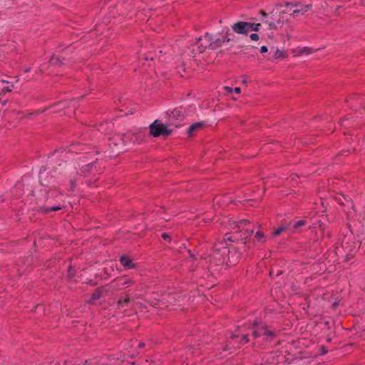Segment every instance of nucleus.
Masks as SVG:
<instances>
[{
  "label": "nucleus",
  "instance_id": "obj_1",
  "mask_svg": "<svg viewBox=\"0 0 365 365\" xmlns=\"http://www.w3.org/2000/svg\"><path fill=\"white\" fill-rule=\"evenodd\" d=\"M229 252L228 244L226 240L219 241L215 243L212 252L209 255L210 272H219L218 267L225 264L227 253Z\"/></svg>",
  "mask_w": 365,
  "mask_h": 365
},
{
  "label": "nucleus",
  "instance_id": "obj_2",
  "mask_svg": "<svg viewBox=\"0 0 365 365\" xmlns=\"http://www.w3.org/2000/svg\"><path fill=\"white\" fill-rule=\"evenodd\" d=\"M357 245L351 235L344 236L340 246L336 247L335 253L337 256L344 258L345 261L351 259L356 252Z\"/></svg>",
  "mask_w": 365,
  "mask_h": 365
},
{
  "label": "nucleus",
  "instance_id": "obj_3",
  "mask_svg": "<svg viewBox=\"0 0 365 365\" xmlns=\"http://www.w3.org/2000/svg\"><path fill=\"white\" fill-rule=\"evenodd\" d=\"M288 12L286 11H282L279 13L277 12H271V16L264 21V22L268 24L269 29L271 30H277L278 28H282L284 25H287L288 27H291L290 21L287 19H285V14Z\"/></svg>",
  "mask_w": 365,
  "mask_h": 365
},
{
  "label": "nucleus",
  "instance_id": "obj_4",
  "mask_svg": "<svg viewBox=\"0 0 365 365\" xmlns=\"http://www.w3.org/2000/svg\"><path fill=\"white\" fill-rule=\"evenodd\" d=\"M149 128L150 133L153 137H159L160 135L167 137L172 133L171 130L168 129L164 124L158 123V120H155L153 123H151Z\"/></svg>",
  "mask_w": 365,
  "mask_h": 365
},
{
  "label": "nucleus",
  "instance_id": "obj_5",
  "mask_svg": "<svg viewBox=\"0 0 365 365\" xmlns=\"http://www.w3.org/2000/svg\"><path fill=\"white\" fill-rule=\"evenodd\" d=\"M253 331L252 333V336L257 338L259 336H266V339H272L274 336V333L269 330L267 326L259 324L257 322L253 323Z\"/></svg>",
  "mask_w": 365,
  "mask_h": 365
},
{
  "label": "nucleus",
  "instance_id": "obj_6",
  "mask_svg": "<svg viewBox=\"0 0 365 365\" xmlns=\"http://www.w3.org/2000/svg\"><path fill=\"white\" fill-rule=\"evenodd\" d=\"M235 227L237 228V231L241 233L242 240H246L249 236L254 233V229L251 228V223L247 220H240ZM246 243L247 240H245L243 244Z\"/></svg>",
  "mask_w": 365,
  "mask_h": 365
},
{
  "label": "nucleus",
  "instance_id": "obj_7",
  "mask_svg": "<svg viewBox=\"0 0 365 365\" xmlns=\"http://www.w3.org/2000/svg\"><path fill=\"white\" fill-rule=\"evenodd\" d=\"M205 40L207 41V43L204 46L202 44L199 46V49L201 53L205 51L207 48H209L211 50H216L217 48L220 47L224 42V40L222 38L213 40L212 36L209 33H207L205 35Z\"/></svg>",
  "mask_w": 365,
  "mask_h": 365
},
{
  "label": "nucleus",
  "instance_id": "obj_8",
  "mask_svg": "<svg viewBox=\"0 0 365 365\" xmlns=\"http://www.w3.org/2000/svg\"><path fill=\"white\" fill-rule=\"evenodd\" d=\"M229 252L227 253V264L230 265L235 264L240 258V253L238 250L234 246H228Z\"/></svg>",
  "mask_w": 365,
  "mask_h": 365
},
{
  "label": "nucleus",
  "instance_id": "obj_9",
  "mask_svg": "<svg viewBox=\"0 0 365 365\" xmlns=\"http://www.w3.org/2000/svg\"><path fill=\"white\" fill-rule=\"evenodd\" d=\"M249 26V22L238 21L232 26V29L238 34L247 35L250 31Z\"/></svg>",
  "mask_w": 365,
  "mask_h": 365
},
{
  "label": "nucleus",
  "instance_id": "obj_10",
  "mask_svg": "<svg viewBox=\"0 0 365 365\" xmlns=\"http://www.w3.org/2000/svg\"><path fill=\"white\" fill-rule=\"evenodd\" d=\"M187 114V110L185 108L180 106L175 108L171 113L169 114V119L176 120H182L185 115Z\"/></svg>",
  "mask_w": 365,
  "mask_h": 365
},
{
  "label": "nucleus",
  "instance_id": "obj_11",
  "mask_svg": "<svg viewBox=\"0 0 365 365\" xmlns=\"http://www.w3.org/2000/svg\"><path fill=\"white\" fill-rule=\"evenodd\" d=\"M108 292V289L103 287L98 288L92 294L91 299L88 301V304H93L94 301L101 299L103 296H106Z\"/></svg>",
  "mask_w": 365,
  "mask_h": 365
},
{
  "label": "nucleus",
  "instance_id": "obj_12",
  "mask_svg": "<svg viewBox=\"0 0 365 365\" xmlns=\"http://www.w3.org/2000/svg\"><path fill=\"white\" fill-rule=\"evenodd\" d=\"M120 262L126 269H133L135 267V264L133 263L132 259L125 255H123L120 258Z\"/></svg>",
  "mask_w": 365,
  "mask_h": 365
},
{
  "label": "nucleus",
  "instance_id": "obj_13",
  "mask_svg": "<svg viewBox=\"0 0 365 365\" xmlns=\"http://www.w3.org/2000/svg\"><path fill=\"white\" fill-rule=\"evenodd\" d=\"M284 6L287 8H288L289 6H292V7H298V9H305V13L312 7V4H308L304 5V4H302L300 1H297L295 3L286 2Z\"/></svg>",
  "mask_w": 365,
  "mask_h": 365
},
{
  "label": "nucleus",
  "instance_id": "obj_14",
  "mask_svg": "<svg viewBox=\"0 0 365 365\" xmlns=\"http://www.w3.org/2000/svg\"><path fill=\"white\" fill-rule=\"evenodd\" d=\"M65 58L61 56H55L53 55L49 60V64L54 66H61L63 64Z\"/></svg>",
  "mask_w": 365,
  "mask_h": 365
},
{
  "label": "nucleus",
  "instance_id": "obj_15",
  "mask_svg": "<svg viewBox=\"0 0 365 365\" xmlns=\"http://www.w3.org/2000/svg\"><path fill=\"white\" fill-rule=\"evenodd\" d=\"M294 53H295L294 56H299L302 54H311L313 53V49L310 47H303V48H299L294 51Z\"/></svg>",
  "mask_w": 365,
  "mask_h": 365
},
{
  "label": "nucleus",
  "instance_id": "obj_16",
  "mask_svg": "<svg viewBox=\"0 0 365 365\" xmlns=\"http://www.w3.org/2000/svg\"><path fill=\"white\" fill-rule=\"evenodd\" d=\"M145 138V134L141 132H137L132 134V137L130 140L133 141V143H140L142 141L144 140Z\"/></svg>",
  "mask_w": 365,
  "mask_h": 365
},
{
  "label": "nucleus",
  "instance_id": "obj_17",
  "mask_svg": "<svg viewBox=\"0 0 365 365\" xmlns=\"http://www.w3.org/2000/svg\"><path fill=\"white\" fill-rule=\"evenodd\" d=\"M9 83V82L8 81L0 78V95L11 91V88L9 86H6V84Z\"/></svg>",
  "mask_w": 365,
  "mask_h": 365
},
{
  "label": "nucleus",
  "instance_id": "obj_18",
  "mask_svg": "<svg viewBox=\"0 0 365 365\" xmlns=\"http://www.w3.org/2000/svg\"><path fill=\"white\" fill-rule=\"evenodd\" d=\"M204 126L202 123H195L191 125L187 130V133L190 136H192L195 132L201 129Z\"/></svg>",
  "mask_w": 365,
  "mask_h": 365
},
{
  "label": "nucleus",
  "instance_id": "obj_19",
  "mask_svg": "<svg viewBox=\"0 0 365 365\" xmlns=\"http://www.w3.org/2000/svg\"><path fill=\"white\" fill-rule=\"evenodd\" d=\"M288 8H290V10H292V12L289 13V15L292 17H294L295 15L297 14H301L302 15L305 14V9H298V7H292V6H289Z\"/></svg>",
  "mask_w": 365,
  "mask_h": 365
},
{
  "label": "nucleus",
  "instance_id": "obj_20",
  "mask_svg": "<svg viewBox=\"0 0 365 365\" xmlns=\"http://www.w3.org/2000/svg\"><path fill=\"white\" fill-rule=\"evenodd\" d=\"M92 166H93V163H89L88 165H86L85 166H83L81 168L80 172H78V173L81 175L86 176L89 173L90 170L92 168Z\"/></svg>",
  "mask_w": 365,
  "mask_h": 365
},
{
  "label": "nucleus",
  "instance_id": "obj_21",
  "mask_svg": "<svg viewBox=\"0 0 365 365\" xmlns=\"http://www.w3.org/2000/svg\"><path fill=\"white\" fill-rule=\"evenodd\" d=\"M287 57V52L283 50L277 49L274 54V58L275 59H284Z\"/></svg>",
  "mask_w": 365,
  "mask_h": 365
},
{
  "label": "nucleus",
  "instance_id": "obj_22",
  "mask_svg": "<svg viewBox=\"0 0 365 365\" xmlns=\"http://www.w3.org/2000/svg\"><path fill=\"white\" fill-rule=\"evenodd\" d=\"M130 302V299L128 295H126L125 298L123 300L120 299L117 302V308L120 309L121 307H125Z\"/></svg>",
  "mask_w": 365,
  "mask_h": 365
},
{
  "label": "nucleus",
  "instance_id": "obj_23",
  "mask_svg": "<svg viewBox=\"0 0 365 365\" xmlns=\"http://www.w3.org/2000/svg\"><path fill=\"white\" fill-rule=\"evenodd\" d=\"M339 202L341 205H346V204H350L351 205V207L354 210V206L353 205V202L349 200V199H347L346 197L344 196H342L341 198L340 197L339 199Z\"/></svg>",
  "mask_w": 365,
  "mask_h": 365
},
{
  "label": "nucleus",
  "instance_id": "obj_24",
  "mask_svg": "<svg viewBox=\"0 0 365 365\" xmlns=\"http://www.w3.org/2000/svg\"><path fill=\"white\" fill-rule=\"evenodd\" d=\"M288 229V226H281L280 227L277 228L273 233V237H277L282 232L286 231Z\"/></svg>",
  "mask_w": 365,
  "mask_h": 365
},
{
  "label": "nucleus",
  "instance_id": "obj_25",
  "mask_svg": "<svg viewBox=\"0 0 365 365\" xmlns=\"http://www.w3.org/2000/svg\"><path fill=\"white\" fill-rule=\"evenodd\" d=\"M326 227V223L322 220H319L313 226V228L319 227L320 230L323 231Z\"/></svg>",
  "mask_w": 365,
  "mask_h": 365
},
{
  "label": "nucleus",
  "instance_id": "obj_26",
  "mask_svg": "<svg viewBox=\"0 0 365 365\" xmlns=\"http://www.w3.org/2000/svg\"><path fill=\"white\" fill-rule=\"evenodd\" d=\"M255 237L259 242H265V237H264V235L262 232L261 231H257L255 235Z\"/></svg>",
  "mask_w": 365,
  "mask_h": 365
},
{
  "label": "nucleus",
  "instance_id": "obj_27",
  "mask_svg": "<svg viewBox=\"0 0 365 365\" xmlns=\"http://www.w3.org/2000/svg\"><path fill=\"white\" fill-rule=\"evenodd\" d=\"M249 25L250 31H258L261 27L260 24L249 23Z\"/></svg>",
  "mask_w": 365,
  "mask_h": 365
},
{
  "label": "nucleus",
  "instance_id": "obj_28",
  "mask_svg": "<svg viewBox=\"0 0 365 365\" xmlns=\"http://www.w3.org/2000/svg\"><path fill=\"white\" fill-rule=\"evenodd\" d=\"M133 283H134V282L133 281V279H125V280H123V281L122 282V283H120V284H118H118H117V285H118V287H120V286H123V287H128V286H130V284H133Z\"/></svg>",
  "mask_w": 365,
  "mask_h": 365
},
{
  "label": "nucleus",
  "instance_id": "obj_29",
  "mask_svg": "<svg viewBox=\"0 0 365 365\" xmlns=\"http://www.w3.org/2000/svg\"><path fill=\"white\" fill-rule=\"evenodd\" d=\"M307 224V222L306 220H299L297 221L294 225H293V229L294 230H297L298 229L299 227H302L304 225H305Z\"/></svg>",
  "mask_w": 365,
  "mask_h": 365
},
{
  "label": "nucleus",
  "instance_id": "obj_30",
  "mask_svg": "<svg viewBox=\"0 0 365 365\" xmlns=\"http://www.w3.org/2000/svg\"><path fill=\"white\" fill-rule=\"evenodd\" d=\"M61 208L62 207L61 206L51 207H48V208L46 209L45 212H49V211H57V210H61Z\"/></svg>",
  "mask_w": 365,
  "mask_h": 365
},
{
  "label": "nucleus",
  "instance_id": "obj_31",
  "mask_svg": "<svg viewBox=\"0 0 365 365\" xmlns=\"http://www.w3.org/2000/svg\"><path fill=\"white\" fill-rule=\"evenodd\" d=\"M47 109H48L47 108H44L43 110H36L34 113H29L27 117H29V116L33 115H38L40 113H42L45 112Z\"/></svg>",
  "mask_w": 365,
  "mask_h": 365
},
{
  "label": "nucleus",
  "instance_id": "obj_32",
  "mask_svg": "<svg viewBox=\"0 0 365 365\" xmlns=\"http://www.w3.org/2000/svg\"><path fill=\"white\" fill-rule=\"evenodd\" d=\"M75 275V273L73 271V267L72 266H69L68 269V276L70 279L73 278Z\"/></svg>",
  "mask_w": 365,
  "mask_h": 365
},
{
  "label": "nucleus",
  "instance_id": "obj_33",
  "mask_svg": "<svg viewBox=\"0 0 365 365\" xmlns=\"http://www.w3.org/2000/svg\"><path fill=\"white\" fill-rule=\"evenodd\" d=\"M162 238L166 241H168L169 242H171V237L167 233H163L162 235Z\"/></svg>",
  "mask_w": 365,
  "mask_h": 365
},
{
  "label": "nucleus",
  "instance_id": "obj_34",
  "mask_svg": "<svg viewBox=\"0 0 365 365\" xmlns=\"http://www.w3.org/2000/svg\"><path fill=\"white\" fill-rule=\"evenodd\" d=\"M250 37L252 41H258L259 38V35L257 34H252Z\"/></svg>",
  "mask_w": 365,
  "mask_h": 365
},
{
  "label": "nucleus",
  "instance_id": "obj_35",
  "mask_svg": "<svg viewBox=\"0 0 365 365\" xmlns=\"http://www.w3.org/2000/svg\"><path fill=\"white\" fill-rule=\"evenodd\" d=\"M197 43H199V46L200 44H202L203 46L205 45L207 43V41L205 40V36L203 37V38H198Z\"/></svg>",
  "mask_w": 365,
  "mask_h": 365
},
{
  "label": "nucleus",
  "instance_id": "obj_36",
  "mask_svg": "<svg viewBox=\"0 0 365 365\" xmlns=\"http://www.w3.org/2000/svg\"><path fill=\"white\" fill-rule=\"evenodd\" d=\"M260 14H262V16H263V19H262V21L264 22V21H265L266 19H267V16H268V14L263 10L260 11Z\"/></svg>",
  "mask_w": 365,
  "mask_h": 365
},
{
  "label": "nucleus",
  "instance_id": "obj_37",
  "mask_svg": "<svg viewBox=\"0 0 365 365\" xmlns=\"http://www.w3.org/2000/svg\"><path fill=\"white\" fill-rule=\"evenodd\" d=\"M228 35H229V30L227 31L225 36L223 37V38H222V40H224V42L225 41L229 42L230 41V38H228Z\"/></svg>",
  "mask_w": 365,
  "mask_h": 365
},
{
  "label": "nucleus",
  "instance_id": "obj_38",
  "mask_svg": "<svg viewBox=\"0 0 365 365\" xmlns=\"http://www.w3.org/2000/svg\"><path fill=\"white\" fill-rule=\"evenodd\" d=\"M299 178V175L297 174H292L290 175V179L292 181H295Z\"/></svg>",
  "mask_w": 365,
  "mask_h": 365
},
{
  "label": "nucleus",
  "instance_id": "obj_39",
  "mask_svg": "<svg viewBox=\"0 0 365 365\" xmlns=\"http://www.w3.org/2000/svg\"><path fill=\"white\" fill-rule=\"evenodd\" d=\"M70 183H71V190H73L75 188V187H76V182H75V180H73V179H71V180H70Z\"/></svg>",
  "mask_w": 365,
  "mask_h": 365
},
{
  "label": "nucleus",
  "instance_id": "obj_40",
  "mask_svg": "<svg viewBox=\"0 0 365 365\" xmlns=\"http://www.w3.org/2000/svg\"><path fill=\"white\" fill-rule=\"evenodd\" d=\"M185 69L183 66L178 68V72L180 73V76H182V72H185Z\"/></svg>",
  "mask_w": 365,
  "mask_h": 365
},
{
  "label": "nucleus",
  "instance_id": "obj_41",
  "mask_svg": "<svg viewBox=\"0 0 365 365\" xmlns=\"http://www.w3.org/2000/svg\"><path fill=\"white\" fill-rule=\"evenodd\" d=\"M320 349H321V354H327V349H326L325 346H322L320 347Z\"/></svg>",
  "mask_w": 365,
  "mask_h": 365
},
{
  "label": "nucleus",
  "instance_id": "obj_42",
  "mask_svg": "<svg viewBox=\"0 0 365 365\" xmlns=\"http://www.w3.org/2000/svg\"><path fill=\"white\" fill-rule=\"evenodd\" d=\"M268 49H267V47L266 46H262L260 48V52L261 53H266L267 52Z\"/></svg>",
  "mask_w": 365,
  "mask_h": 365
},
{
  "label": "nucleus",
  "instance_id": "obj_43",
  "mask_svg": "<svg viewBox=\"0 0 365 365\" xmlns=\"http://www.w3.org/2000/svg\"><path fill=\"white\" fill-rule=\"evenodd\" d=\"M60 105H62V106L61 107V108H65L67 106L66 102H61V103H59L58 104H57V106H60Z\"/></svg>",
  "mask_w": 365,
  "mask_h": 365
},
{
  "label": "nucleus",
  "instance_id": "obj_44",
  "mask_svg": "<svg viewBox=\"0 0 365 365\" xmlns=\"http://www.w3.org/2000/svg\"><path fill=\"white\" fill-rule=\"evenodd\" d=\"M242 340L245 342V343H247L249 341V338H248V335H244L242 336Z\"/></svg>",
  "mask_w": 365,
  "mask_h": 365
},
{
  "label": "nucleus",
  "instance_id": "obj_45",
  "mask_svg": "<svg viewBox=\"0 0 365 365\" xmlns=\"http://www.w3.org/2000/svg\"><path fill=\"white\" fill-rule=\"evenodd\" d=\"M145 60H148V59L153 60V59H154V56H150V55H146V56H145Z\"/></svg>",
  "mask_w": 365,
  "mask_h": 365
},
{
  "label": "nucleus",
  "instance_id": "obj_46",
  "mask_svg": "<svg viewBox=\"0 0 365 365\" xmlns=\"http://www.w3.org/2000/svg\"><path fill=\"white\" fill-rule=\"evenodd\" d=\"M240 91H241V89H240V87H236V88H235V92L236 93H240Z\"/></svg>",
  "mask_w": 365,
  "mask_h": 365
},
{
  "label": "nucleus",
  "instance_id": "obj_47",
  "mask_svg": "<svg viewBox=\"0 0 365 365\" xmlns=\"http://www.w3.org/2000/svg\"><path fill=\"white\" fill-rule=\"evenodd\" d=\"M188 252H189V255H190V258H195V255H194V253H192L190 250H188Z\"/></svg>",
  "mask_w": 365,
  "mask_h": 365
},
{
  "label": "nucleus",
  "instance_id": "obj_48",
  "mask_svg": "<svg viewBox=\"0 0 365 365\" xmlns=\"http://www.w3.org/2000/svg\"><path fill=\"white\" fill-rule=\"evenodd\" d=\"M143 14V12H141V13H138V14H137V16L138 17V19H141V20H143V18L141 16Z\"/></svg>",
  "mask_w": 365,
  "mask_h": 365
},
{
  "label": "nucleus",
  "instance_id": "obj_49",
  "mask_svg": "<svg viewBox=\"0 0 365 365\" xmlns=\"http://www.w3.org/2000/svg\"><path fill=\"white\" fill-rule=\"evenodd\" d=\"M145 346V344L143 342H140L138 344L139 348H143Z\"/></svg>",
  "mask_w": 365,
  "mask_h": 365
},
{
  "label": "nucleus",
  "instance_id": "obj_50",
  "mask_svg": "<svg viewBox=\"0 0 365 365\" xmlns=\"http://www.w3.org/2000/svg\"><path fill=\"white\" fill-rule=\"evenodd\" d=\"M225 89L229 91V92H232V88H230V87H225Z\"/></svg>",
  "mask_w": 365,
  "mask_h": 365
},
{
  "label": "nucleus",
  "instance_id": "obj_51",
  "mask_svg": "<svg viewBox=\"0 0 365 365\" xmlns=\"http://www.w3.org/2000/svg\"><path fill=\"white\" fill-rule=\"evenodd\" d=\"M88 284H90V285H95L96 284V283L93 282V280H90V282H88Z\"/></svg>",
  "mask_w": 365,
  "mask_h": 365
},
{
  "label": "nucleus",
  "instance_id": "obj_52",
  "mask_svg": "<svg viewBox=\"0 0 365 365\" xmlns=\"http://www.w3.org/2000/svg\"><path fill=\"white\" fill-rule=\"evenodd\" d=\"M229 349H230V347H229L227 345H226V346L223 348V350H225V351H227V350H229Z\"/></svg>",
  "mask_w": 365,
  "mask_h": 365
},
{
  "label": "nucleus",
  "instance_id": "obj_53",
  "mask_svg": "<svg viewBox=\"0 0 365 365\" xmlns=\"http://www.w3.org/2000/svg\"><path fill=\"white\" fill-rule=\"evenodd\" d=\"M237 336H237V335H236V334H232V335L231 336V338H232V339H235V338H237Z\"/></svg>",
  "mask_w": 365,
  "mask_h": 365
},
{
  "label": "nucleus",
  "instance_id": "obj_54",
  "mask_svg": "<svg viewBox=\"0 0 365 365\" xmlns=\"http://www.w3.org/2000/svg\"><path fill=\"white\" fill-rule=\"evenodd\" d=\"M6 103V100H4L3 101H1V104L2 106H4Z\"/></svg>",
  "mask_w": 365,
  "mask_h": 365
},
{
  "label": "nucleus",
  "instance_id": "obj_55",
  "mask_svg": "<svg viewBox=\"0 0 365 365\" xmlns=\"http://www.w3.org/2000/svg\"><path fill=\"white\" fill-rule=\"evenodd\" d=\"M336 306H337V303H336V302H334V303L333 304V307H334V308H335Z\"/></svg>",
  "mask_w": 365,
  "mask_h": 365
},
{
  "label": "nucleus",
  "instance_id": "obj_56",
  "mask_svg": "<svg viewBox=\"0 0 365 365\" xmlns=\"http://www.w3.org/2000/svg\"><path fill=\"white\" fill-rule=\"evenodd\" d=\"M29 71H30V68H26V69L25 70V72H29Z\"/></svg>",
  "mask_w": 365,
  "mask_h": 365
},
{
  "label": "nucleus",
  "instance_id": "obj_57",
  "mask_svg": "<svg viewBox=\"0 0 365 365\" xmlns=\"http://www.w3.org/2000/svg\"><path fill=\"white\" fill-rule=\"evenodd\" d=\"M84 365H90V364L86 361Z\"/></svg>",
  "mask_w": 365,
  "mask_h": 365
},
{
  "label": "nucleus",
  "instance_id": "obj_58",
  "mask_svg": "<svg viewBox=\"0 0 365 365\" xmlns=\"http://www.w3.org/2000/svg\"><path fill=\"white\" fill-rule=\"evenodd\" d=\"M341 6H338L336 9H339Z\"/></svg>",
  "mask_w": 365,
  "mask_h": 365
},
{
  "label": "nucleus",
  "instance_id": "obj_59",
  "mask_svg": "<svg viewBox=\"0 0 365 365\" xmlns=\"http://www.w3.org/2000/svg\"><path fill=\"white\" fill-rule=\"evenodd\" d=\"M243 83H247V81H246V80H244V81H243Z\"/></svg>",
  "mask_w": 365,
  "mask_h": 365
},
{
  "label": "nucleus",
  "instance_id": "obj_60",
  "mask_svg": "<svg viewBox=\"0 0 365 365\" xmlns=\"http://www.w3.org/2000/svg\"><path fill=\"white\" fill-rule=\"evenodd\" d=\"M325 324H326V325L329 324V322H325Z\"/></svg>",
  "mask_w": 365,
  "mask_h": 365
}]
</instances>
